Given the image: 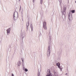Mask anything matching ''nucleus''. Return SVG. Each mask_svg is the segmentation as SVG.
Masks as SVG:
<instances>
[{
	"instance_id": "f257e3e1",
	"label": "nucleus",
	"mask_w": 76,
	"mask_h": 76,
	"mask_svg": "<svg viewBox=\"0 0 76 76\" xmlns=\"http://www.w3.org/2000/svg\"><path fill=\"white\" fill-rule=\"evenodd\" d=\"M75 12V10H72L71 11V12H70L69 13V20H72L73 19V18L72 17V13H74Z\"/></svg>"
},
{
	"instance_id": "f03ea898",
	"label": "nucleus",
	"mask_w": 76,
	"mask_h": 76,
	"mask_svg": "<svg viewBox=\"0 0 76 76\" xmlns=\"http://www.w3.org/2000/svg\"><path fill=\"white\" fill-rule=\"evenodd\" d=\"M48 50L47 52V55L48 56V57H50V53H51V50H50V46H48Z\"/></svg>"
},
{
	"instance_id": "7ed1b4c3",
	"label": "nucleus",
	"mask_w": 76,
	"mask_h": 76,
	"mask_svg": "<svg viewBox=\"0 0 76 76\" xmlns=\"http://www.w3.org/2000/svg\"><path fill=\"white\" fill-rule=\"evenodd\" d=\"M56 66H58V67L59 68V69L62 71V67L61 66H60V64L59 63H57L56 64Z\"/></svg>"
},
{
	"instance_id": "20e7f679",
	"label": "nucleus",
	"mask_w": 76,
	"mask_h": 76,
	"mask_svg": "<svg viewBox=\"0 0 76 76\" xmlns=\"http://www.w3.org/2000/svg\"><path fill=\"white\" fill-rule=\"evenodd\" d=\"M46 22H44L43 23V27L44 29H45V30H47V26H46Z\"/></svg>"
},
{
	"instance_id": "39448f33",
	"label": "nucleus",
	"mask_w": 76,
	"mask_h": 76,
	"mask_svg": "<svg viewBox=\"0 0 76 76\" xmlns=\"http://www.w3.org/2000/svg\"><path fill=\"white\" fill-rule=\"evenodd\" d=\"M10 30H11L10 28H9L7 30V34H10Z\"/></svg>"
},
{
	"instance_id": "423d86ee",
	"label": "nucleus",
	"mask_w": 76,
	"mask_h": 76,
	"mask_svg": "<svg viewBox=\"0 0 76 76\" xmlns=\"http://www.w3.org/2000/svg\"><path fill=\"white\" fill-rule=\"evenodd\" d=\"M15 12H14L13 13V18H14V20H16L17 19H18V18L17 17H16L15 16Z\"/></svg>"
},
{
	"instance_id": "0eeeda50",
	"label": "nucleus",
	"mask_w": 76,
	"mask_h": 76,
	"mask_svg": "<svg viewBox=\"0 0 76 76\" xmlns=\"http://www.w3.org/2000/svg\"><path fill=\"white\" fill-rule=\"evenodd\" d=\"M61 11V13H63V15L65 16L66 15V11Z\"/></svg>"
},
{
	"instance_id": "6e6552de",
	"label": "nucleus",
	"mask_w": 76,
	"mask_h": 76,
	"mask_svg": "<svg viewBox=\"0 0 76 76\" xmlns=\"http://www.w3.org/2000/svg\"><path fill=\"white\" fill-rule=\"evenodd\" d=\"M47 73L48 75H49V74H50V69H48V70L47 72Z\"/></svg>"
},
{
	"instance_id": "1a4fd4ad",
	"label": "nucleus",
	"mask_w": 76,
	"mask_h": 76,
	"mask_svg": "<svg viewBox=\"0 0 76 76\" xmlns=\"http://www.w3.org/2000/svg\"><path fill=\"white\" fill-rule=\"evenodd\" d=\"M66 7L64 6V8L63 9V10L62 11H66Z\"/></svg>"
},
{
	"instance_id": "9d476101",
	"label": "nucleus",
	"mask_w": 76,
	"mask_h": 76,
	"mask_svg": "<svg viewBox=\"0 0 76 76\" xmlns=\"http://www.w3.org/2000/svg\"><path fill=\"white\" fill-rule=\"evenodd\" d=\"M20 64H21V63H20V61H19L18 62V66H20Z\"/></svg>"
},
{
	"instance_id": "9b49d317",
	"label": "nucleus",
	"mask_w": 76,
	"mask_h": 76,
	"mask_svg": "<svg viewBox=\"0 0 76 76\" xmlns=\"http://www.w3.org/2000/svg\"><path fill=\"white\" fill-rule=\"evenodd\" d=\"M20 37H21L22 38V41H23V38H24V36H23V34H21V35H20Z\"/></svg>"
},
{
	"instance_id": "f8f14e48",
	"label": "nucleus",
	"mask_w": 76,
	"mask_h": 76,
	"mask_svg": "<svg viewBox=\"0 0 76 76\" xmlns=\"http://www.w3.org/2000/svg\"><path fill=\"white\" fill-rule=\"evenodd\" d=\"M30 27L31 30V31H33V26H32L31 24L30 25Z\"/></svg>"
},
{
	"instance_id": "ddd939ff",
	"label": "nucleus",
	"mask_w": 76,
	"mask_h": 76,
	"mask_svg": "<svg viewBox=\"0 0 76 76\" xmlns=\"http://www.w3.org/2000/svg\"><path fill=\"white\" fill-rule=\"evenodd\" d=\"M29 21H28L26 23V26H29Z\"/></svg>"
},
{
	"instance_id": "4468645a",
	"label": "nucleus",
	"mask_w": 76,
	"mask_h": 76,
	"mask_svg": "<svg viewBox=\"0 0 76 76\" xmlns=\"http://www.w3.org/2000/svg\"><path fill=\"white\" fill-rule=\"evenodd\" d=\"M54 73V74L55 75V76H58V74H57V72H55Z\"/></svg>"
},
{
	"instance_id": "2eb2a0df",
	"label": "nucleus",
	"mask_w": 76,
	"mask_h": 76,
	"mask_svg": "<svg viewBox=\"0 0 76 76\" xmlns=\"http://www.w3.org/2000/svg\"><path fill=\"white\" fill-rule=\"evenodd\" d=\"M28 26H26V31H28Z\"/></svg>"
},
{
	"instance_id": "dca6fc26",
	"label": "nucleus",
	"mask_w": 76,
	"mask_h": 76,
	"mask_svg": "<svg viewBox=\"0 0 76 76\" xmlns=\"http://www.w3.org/2000/svg\"><path fill=\"white\" fill-rule=\"evenodd\" d=\"M51 75H52L51 74V73H50L49 74H47L46 75V76H51Z\"/></svg>"
},
{
	"instance_id": "f3484780",
	"label": "nucleus",
	"mask_w": 76,
	"mask_h": 76,
	"mask_svg": "<svg viewBox=\"0 0 76 76\" xmlns=\"http://www.w3.org/2000/svg\"><path fill=\"white\" fill-rule=\"evenodd\" d=\"M25 72H28V70L26 68H25Z\"/></svg>"
},
{
	"instance_id": "a211bd4d",
	"label": "nucleus",
	"mask_w": 76,
	"mask_h": 76,
	"mask_svg": "<svg viewBox=\"0 0 76 76\" xmlns=\"http://www.w3.org/2000/svg\"><path fill=\"white\" fill-rule=\"evenodd\" d=\"M43 0H41L40 1V4H42V1Z\"/></svg>"
},
{
	"instance_id": "6ab92c4d",
	"label": "nucleus",
	"mask_w": 76,
	"mask_h": 76,
	"mask_svg": "<svg viewBox=\"0 0 76 76\" xmlns=\"http://www.w3.org/2000/svg\"><path fill=\"white\" fill-rule=\"evenodd\" d=\"M21 60H22V61L23 63V60H24V58H21Z\"/></svg>"
},
{
	"instance_id": "aec40b11",
	"label": "nucleus",
	"mask_w": 76,
	"mask_h": 76,
	"mask_svg": "<svg viewBox=\"0 0 76 76\" xmlns=\"http://www.w3.org/2000/svg\"><path fill=\"white\" fill-rule=\"evenodd\" d=\"M20 6V7L19 8V10H20H20H21V6Z\"/></svg>"
},
{
	"instance_id": "412c9836",
	"label": "nucleus",
	"mask_w": 76,
	"mask_h": 76,
	"mask_svg": "<svg viewBox=\"0 0 76 76\" xmlns=\"http://www.w3.org/2000/svg\"><path fill=\"white\" fill-rule=\"evenodd\" d=\"M12 76H14V75L13 74H12Z\"/></svg>"
},
{
	"instance_id": "4be33fe9",
	"label": "nucleus",
	"mask_w": 76,
	"mask_h": 76,
	"mask_svg": "<svg viewBox=\"0 0 76 76\" xmlns=\"http://www.w3.org/2000/svg\"><path fill=\"white\" fill-rule=\"evenodd\" d=\"M35 0H33V3H34L35 2Z\"/></svg>"
},
{
	"instance_id": "5701e85b",
	"label": "nucleus",
	"mask_w": 76,
	"mask_h": 76,
	"mask_svg": "<svg viewBox=\"0 0 76 76\" xmlns=\"http://www.w3.org/2000/svg\"><path fill=\"white\" fill-rule=\"evenodd\" d=\"M55 72H56L55 71V70H53V73H54Z\"/></svg>"
},
{
	"instance_id": "b1692460",
	"label": "nucleus",
	"mask_w": 76,
	"mask_h": 76,
	"mask_svg": "<svg viewBox=\"0 0 76 76\" xmlns=\"http://www.w3.org/2000/svg\"><path fill=\"white\" fill-rule=\"evenodd\" d=\"M9 48H11V45H10V46H9Z\"/></svg>"
},
{
	"instance_id": "393cba45",
	"label": "nucleus",
	"mask_w": 76,
	"mask_h": 76,
	"mask_svg": "<svg viewBox=\"0 0 76 76\" xmlns=\"http://www.w3.org/2000/svg\"><path fill=\"white\" fill-rule=\"evenodd\" d=\"M59 5L61 7V4H60Z\"/></svg>"
},
{
	"instance_id": "a878e982",
	"label": "nucleus",
	"mask_w": 76,
	"mask_h": 76,
	"mask_svg": "<svg viewBox=\"0 0 76 76\" xmlns=\"http://www.w3.org/2000/svg\"><path fill=\"white\" fill-rule=\"evenodd\" d=\"M61 1H59V2L60 3V4H61Z\"/></svg>"
},
{
	"instance_id": "bb28decb",
	"label": "nucleus",
	"mask_w": 76,
	"mask_h": 76,
	"mask_svg": "<svg viewBox=\"0 0 76 76\" xmlns=\"http://www.w3.org/2000/svg\"><path fill=\"white\" fill-rule=\"evenodd\" d=\"M59 1H61V0H58Z\"/></svg>"
},
{
	"instance_id": "cd10ccee",
	"label": "nucleus",
	"mask_w": 76,
	"mask_h": 76,
	"mask_svg": "<svg viewBox=\"0 0 76 76\" xmlns=\"http://www.w3.org/2000/svg\"><path fill=\"white\" fill-rule=\"evenodd\" d=\"M66 75H67V73H66Z\"/></svg>"
},
{
	"instance_id": "c85d7f7f",
	"label": "nucleus",
	"mask_w": 76,
	"mask_h": 76,
	"mask_svg": "<svg viewBox=\"0 0 76 76\" xmlns=\"http://www.w3.org/2000/svg\"><path fill=\"white\" fill-rule=\"evenodd\" d=\"M17 14H18V12H17Z\"/></svg>"
},
{
	"instance_id": "c756f323",
	"label": "nucleus",
	"mask_w": 76,
	"mask_h": 76,
	"mask_svg": "<svg viewBox=\"0 0 76 76\" xmlns=\"http://www.w3.org/2000/svg\"><path fill=\"white\" fill-rule=\"evenodd\" d=\"M22 18H23V16L22 15Z\"/></svg>"
},
{
	"instance_id": "7c9ffc66",
	"label": "nucleus",
	"mask_w": 76,
	"mask_h": 76,
	"mask_svg": "<svg viewBox=\"0 0 76 76\" xmlns=\"http://www.w3.org/2000/svg\"><path fill=\"white\" fill-rule=\"evenodd\" d=\"M40 35H41V32H40Z\"/></svg>"
},
{
	"instance_id": "2f4dec72",
	"label": "nucleus",
	"mask_w": 76,
	"mask_h": 76,
	"mask_svg": "<svg viewBox=\"0 0 76 76\" xmlns=\"http://www.w3.org/2000/svg\"><path fill=\"white\" fill-rule=\"evenodd\" d=\"M66 18V16H65V19Z\"/></svg>"
},
{
	"instance_id": "473e14b6",
	"label": "nucleus",
	"mask_w": 76,
	"mask_h": 76,
	"mask_svg": "<svg viewBox=\"0 0 76 76\" xmlns=\"http://www.w3.org/2000/svg\"><path fill=\"white\" fill-rule=\"evenodd\" d=\"M21 13L22 14V12H21Z\"/></svg>"
},
{
	"instance_id": "72a5a7b5",
	"label": "nucleus",
	"mask_w": 76,
	"mask_h": 76,
	"mask_svg": "<svg viewBox=\"0 0 76 76\" xmlns=\"http://www.w3.org/2000/svg\"><path fill=\"white\" fill-rule=\"evenodd\" d=\"M22 20H23V18H22Z\"/></svg>"
},
{
	"instance_id": "f704fd0d",
	"label": "nucleus",
	"mask_w": 76,
	"mask_h": 76,
	"mask_svg": "<svg viewBox=\"0 0 76 76\" xmlns=\"http://www.w3.org/2000/svg\"><path fill=\"white\" fill-rule=\"evenodd\" d=\"M19 0V1H20V0Z\"/></svg>"
},
{
	"instance_id": "c9c22d12",
	"label": "nucleus",
	"mask_w": 76,
	"mask_h": 76,
	"mask_svg": "<svg viewBox=\"0 0 76 76\" xmlns=\"http://www.w3.org/2000/svg\"><path fill=\"white\" fill-rule=\"evenodd\" d=\"M23 66H24V65H23Z\"/></svg>"
}]
</instances>
